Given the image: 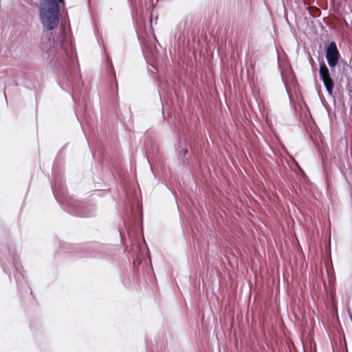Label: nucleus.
Segmentation results:
<instances>
[{
  "instance_id": "39448f33",
  "label": "nucleus",
  "mask_w": 352,
  "mask_h": 352,
  "mask_svg": "<svg viewBox=\"0 0 352 352\" xmlns=\"http://www.w3.org/2000/svg\"><path fill=\"white\" fill-rule=\"evenodd\" d=\"M305 5H308L306 1H304Z\"/></svg>"
},
{
  "instance_id": "20e7f679",
  "label": "nucleus",
  "mask_w": 352,
  "mask_h": 352,
  "mask_svg": "<svg viewBox=\"0 0 352 352\" xmlns=\"http://www.w3.org/2000/svg\"><path fill=\"white\" fill-rule=\"evenodd\" d=\"M143 53L144 55V57L146 60V61L148 63L149 65H152V54L151 52L148 51L147 47L146 46L143 47Z\"/></svg>"
},
{
  "instance_id": "f03ea898",
  "label": "nucleus",
  "mask_w": 352,
  "mask_h": 352,
  "mask_svg": "<svg viewBox=\"0 0 352 352\" xmlns=\"http://www.w3.org/2000/svg\"><path fill=\"white\" fill-rule=\"evenodd\" d=\"M320 76L325 86L327 91L329 94L332 95L334 83L330 76L327 67L324 63L320 65Z\"/></svg>"
},
{
  "instance_id": "423d86ee",
  "label": "nucleus",
  "mask_w": 352,
  "mask_h": 352,
  "mask_svg": "<svg viewBox=\"0 0 352 352\" xmlns=\"http://www.w3.org/2000/svg\"><path fill=\"white\" fill-rule=\"evenodd\" d=\"M150 21H151V24L152 23V19H150Z\"/></svg>"
},
{
  "instance_id": "f257e3e1",
  "label": "nucleus",
  "mask_w": 352,
  "mask_h": 352,
  "mask_svg": "<svg viewBox=\"0 0 352 352\" xmlns=\"http://www.w3.org/2000/svg\"><path fill=\"white\" fill-rule=\"evenodd\" d=\"M58 1H43L39 8V18L43 27L47 30L56 29L59 23ZM64 3V1H60Z\"/></svg>"
},
{
  "instance_id": "7ed1b4c3",
  "label": "nucleus",
  "mask_w": 352,
  "mask_h": 352,
  "mask_svg": "<svg viewBox=\"0 0 352 352\" xmlns=\"http://www.w3.org/2000/svg\"><path fill=\"white\" fill-rule=\"evenodd\" d=\"M339 56L340 54L336 44L334 42H331L326 51V58L331 67H333L337 65Z\"/></svg>"
}]
</instances>
